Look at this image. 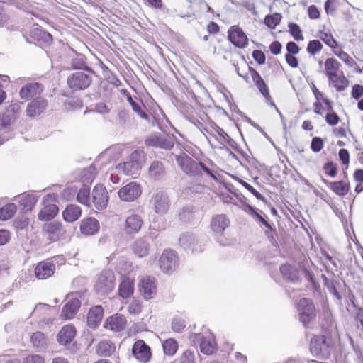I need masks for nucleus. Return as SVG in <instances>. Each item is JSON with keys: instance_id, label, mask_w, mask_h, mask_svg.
<instances>
[{"instance_id": "1", "label": "nucleus", "mask_w": 363, "mask_h": 363, "mask_svg": "<svg viewBox=\"0 0 363 363\" xmlns=\"http://www.w3.org/2000/svg\"><path fill=\"white\" fill-rule=\"evenodd\" d=\"M176 160L181 169L186 174L190 176H199L201 175L202 171H203L212 178H215L211 169L206 167L204 164L186 155L177 156Z\"/></svg>"}, {"instance_id": "2", "label": "nucleus", "mask_w": 363, "mask_h": 363, "mask_svg": "<svg viewBox=\"0 0 363 363\" xmlns=\"http://www.w3.org/2000/svg\"><path fill=\"white\" fill-rule=\"evenodd\" d=\"M330 339L325 335H315L311 340L310 351L316 358L327 359L330 356Z\"/></svg>"}, {"instance_id": "3", "label": "nucleus", "mask_w": 363, "mask_h": 363, "mask_svg": "<svg viewBox=\"0 0 363 363\" xmlns=\"http://www.w3.org/2000/svg\"><path fill=\"white\" fill-rule=\"evenodd\" d=\"M300 322L306 327L315 318V308L311 298L303 297L295 303Z\"/></svg>"}, {"instance_id": "4", "label": "nucleus", "mask_w": 363, "mask_h": 363, "mask_svg": "<svg viewBox=\"0 0 363 363\" xmlns=\"http://www.w3.org/2000/svg\"><path fill=\"white\" fill-rule=\"evenodd\" d=\"M230 225V220L224 214L216 215L213 216L211 222V228L214 233L217 242L220 245H228L229 241L222 238L225 230Z\"/></svg>"}, {"instance_id": "5", "label": "nucleus", "mask_w": 363, "mask_h": 363, "mask_svg": "<svg viewBox=\"0 0 363 363\" xmlns=\"http://www.w3.org/2000/svg\"><path fill=\"white\" fill-rule=\"evenodd\" d=\"M115 275L112 270L106 269L101 272L94 285L96 293L106 295L111 293L115 286Z\"/></svg>"}, {"instance_id": "6", "label": "nucleus", "mask_w": 363, "mask_h": 363, "mask_svg": "<svg viewBox=\"0 0 363 363\" xmlns=\"http://www.w3.org/2000/svg\"><path fill=\"white\" fill-rule=\"evenodd\" d=\"M160 268L163 273L173 274L179 267V257L173 250H164L159 258Z\"/></svg>"}, {"instance_id": "7", "label": "nucleus", "mask_w": 363, "mask_h": 363, "mask_svg": "<svg viewBox=\"0 0 363 363\" xmlns=\"http://www.w3.org/2000/svg\"><path fill=\"white\" fill-rule=\"evenodd\" d=\"M92 74L87 72L77 71L67 77V85L73 91L84 90L90 86Z\"/></svg>"}, {"instance_id": "8", "label": "nucleus", "mask_w": 363, "mask_h": 363, "mask_svg": "<svg viewBox=\"0 0 363 363\" xmlns=\"http://www.w3.org/2000/svg\"><path fill=\"white\" fill-rule=\"evenodd\" d=\"M175 141L176 138L173 135L155 133L146 138L145 144L150 147L170 150L174 147Z\"/></svg>"}, {"instance_id": "9", "label": "nucleus", "mask_w": 363, "mask_h": 363, "mask_svg": "<svg viewBox=\"0 0 363 363\" xmlns=\"http://www.w3.org/2000/svg\"><path fill=\"white\" fill-rule=\"evenodd\" d=\"M44 235L50 242H56L60 239L65 238L67 234L66 228L60 222L53 221L45 223L43 228Z\"/></svg>"}, {"instance_id": "10", "label": "nucleus", "mask_w": 363, "mask_h": 363, "mask_svg": "<svg viewBox=\"0 0 363 363\" xmlns=\"http://www.w3.org/2000/svg\"><path fill=\"white\" fill-rule=\"evenodd\" d=\"M151 203L156 213L163 215L169 208V200L167 194L163 191H157L152 196Z\"/></svg>"}, {"instance_id": "11", "label": "nucleus", "mask_w": 363, "mask_h": 363, "mask_svg": "<svg viewBox=\"0 0 363 363\" xmlns=\"http://www.w3.org/2000/svg\"><path fill=\"white\" fill-rule=\"evenodd\" d=\"M109 196L106 189L102 184H97L92 191V201L98 210H104L107 207Z\"/></svg>"}, {"instance_id": "12", "label": "nucleus", "mask_w": 363, "mask_h": 363, "mask_svg": "<svg viewBox=\"0 0 363 363\" xmlns=\"http://www.w3.org/2000/svg\"><path fill=\"white\" fill-rule=\"evenodd\" d=\"M132 354L137 360L143 363L148 362L152 357L150 347L142 340L133 344Z\"/></svg>"}, {"instance_id": "13", "label": "nucleus", "mask_w": 363, "mask_h": 363, "mask_svg": "<svg viewBox=\"0 0 363 363\" xmlns=\"http://www.w3.org/2000/svg\"><path fill=\"white\" fill-rule=\"evenodd\" d=\"M138 152H134L131 155V160L116 166L118 172H123L128 176L135 177L139 174L141 168L140 164L135 160Z\"/></svg>"}, {"instance_id": "14", "label": "nucleus", "mask_w": 363, "mask_h": 363, "mask_svg": "<svg viewBox=\"0 0 363 363\" xmlns=\"http://www.w3.org/2000/svg\"><path fill=\"white\" fill-rule=\"evenodd\" d=\"M141 188L135 182H130L122 187L118 192L119 198L123 201H133L141 194Z\"/></svg>"}, {"instance_id": "15", "label": "nucleus", "mask_w": 363, "mask_h": 363, "mask_svg": "<svg viewBox=\"0 0 363 363\" xmlns=\"http://www.w3.org/2000/svg\"><path fill=\"white\" fill-rule=\"evenodd\" d=\"M44 90V86L38 82H30L23 86L19 91L21 99L28 101L40 96Z\"/></svg>"}, {"instance_id": "16", "label": "nucleus", "mask_w": 363, "mask_h": 363, "mask_svg": "<svg viewBox=\"0 0 363 363\" xmlns=\"http://www.w3.org/2000/svg\"><path fill=\"white\" fill-rule=\"evenodd\" d=\"M48 105L46 99L37 97L28 104L26 110V115L30 118L37 117L47 109Z\"/></svg>"}, {"instance_id": "17", "label": "nucleus", "mask_w": 363, "mask_h": 363, "mask_svg": "<svg viewBox=\"0 0 363 363\" xmlns=\"http://www.w3.org/2000/svg\"><path fill=\"white\" fill-rule=\"evenodd\" d=\"M81 304V301L77 298H72L63 306L60 318L65 320L72 319L79 311Z\"/></svg>"}, {"instance_id": "18", "label": "nucleus", "mask_w": 363, "mask_h": 363, "mask_svg": "<svg viewBox=\"0 0 363 363\" xmlns=\"http://www.w3.org/2000/svg\"><path fill=\"white\" fill-rule=\"evenodd\" d=\"M230 41L236 47L243 48L247 45L248 39L242 30L238 26H232L228 31Z\"/></svg>"}, {"instance_id": "19", "label": "nucleus", "mask_w": 363, "mask_h": 363, "mask_svg": "<svg viewBox=\"0 0 363 363\" xmlns=\"http://www.w3.org/2000/svg\"><path fill=\"white\" fill-rule=\"evenodd\" d=\"M156 279L151 276L142 277L138 282V289L143 295H153L157 293Z\"/></svg>"}, {"instance_id": "20", "label": "nucleus", "mask_w": 363, "mask_h": 363, "mask_svg": "<svg viewBox=\"0 0 363 363\" xmlns=\"http://www.w3.org/2000/svg\"><path fill=\"white\" fill-rule=\"evenodd\" d=\"M55 264L47 259L39 262L35 268V274L38 279H46L53 275Z\"/></svg>"}, {"instance_id": "21", "label": "nucleus", "mask_w": 363, "mask_h": 363, "mask_svg": "<svg viewBox=\"0 0 363 363\" xmlns=\"http://www.w3.org/2000/svg\"><path fill=\"white\" fill-rule=\"evenodd\" d=\"M77 334V330L74 325L68 324L63 326L57 335V340L61 345L70 344Z\"/></svg>"}, {"instance_id": "22", "label": "nucleus", "mask_w": 363, "mask_h": 363, "mask_svg": "<svg viewBox=\"0 0 363 363\" xmlns=\"http://www.w3.org/2000/svg\"><path fill=\"white\" fill-rule=\"evenodd\" d=\"M104 316V308L101 306L97 305L91 307L87 314L86 323L89 328H96Z\"/></svg>"}, {"instance_id": "23", "label": "nucleus", "mask_w": 363, "mask_h": 363, "mask_svg": "<svg viewBox=\"0 0 363 363\" xmlns=\"http://www.w3.org/2000/svg\"><path fill=\"white\" fill-rule=\"evenodd\" d=\"M148 174L154 180H160L165 177L166 168L162 161L154 160L148 168Z\"/></svg>"}, {"instance_id": "24", "label": "nucleus", "mask_w": 363, "mask_h": 363, "mask_svg": "<svg viewBox=\"0 0 363 363\" xmlns=\"http://www.w3.org/2000/svg\"><path fill=\"white\" fill-rule=\"evenodd\" d=\"M143 224V221L139 215L132 214L126 218L124 229L127 234L137 233Z\"/></svg>"}, {"instance_id": "25", "label": "nucleus", "mask_w": 363, "mask_h": 363, "mask_svg": "<svg viewBox=\"0 0 363 363\" xmlns=\"http://www.w3.org/2000/svg\"><path fill=\"white\" fill-rule=\"evenodd\" d=\"M125 320L122 315L115 314L106 320L104 327L113 331H121L125 327Z\"/></svg>"}, {"instance_id": "26", "label": "nucleus", "mask_w": 363, "mask_h": 363, "mask_svg": "<svg viewBox=\"0 0 363 363\" xmlns=\"http://www.w3.org/2000/svg\"><path fill=\"white\" fill-rule=\"evenodd\" d=\"M323 181L330 190L340 196L347 195L350 189V184L345 181L328 182L325 179H323Z\"/></svg>"}, {"instance_id": "27", "label": "nucleus", "mask_w": 363, "mask_h": 363, "mask_svg": "<svg viewBox=\"0 0 363 363\" xmlns=\"http://www.w3.org/2000/svg\"><path fill=\"white\" fill-rule=\"evenodd\" d=\"M99 223L94 218H89L82 221L80 225L81 232L86 235H91L99 230Z\"/></svg>"}, {"instance_id": "28", "label": "nucleus", "mask_w": 363, "mask_h": 363, "mask_svg": "<svg viewBox=\"0 0 363 363\" xmlns=\"http://www.w3.org/2000/svg\"><path fill=\"white\" fill-rule=\"evenodd\" d=\"M280 272L283 277L292 283H298L300 280L299 270L290 264H282Z\"/></svg>"}, {"instance_id": "29", "label": "nucleus", "mask_w": 363, "mask_h": 363, "mask_svg": "<svg viewBox=\"0 0 363 363\" xmlns=\"http://www.w3.org/2000/svg\"><path fill=\"white\" fill-rule=\"evenodd\" d=\"M62 215L65 221L72 223L78 220L81 216L82 210L79 206L70 204L64 210Z\"/></svg>"}, {"instance_id": "30", "label": "nucleus", "mask_w": 363, "mask_h": 363, "mask_svg": "<svg viewBox=\"0 0 363 363\" xmlns=\"http://www.w3.org/2000/svg\"><path fill=\"white\" fill-rule=\"evenodd\" d=\"M16 200L19 203L25 212L32 210L37 202V198L33 194H23L16 196Z\"/></svg>"}, {"instance_id": "31", "label": "nucleus", "mask_w": 363, "mask_h": 363, "mask_svg": "<svg viewBox=\"0 0 363 363\" xmlns=\"http://www.w3.org/2000/svg\"><path fill=\"white\" fill-rule=\"evenodd\" d=\"M87 279L84 277L75 278L72 284V291L67 295H84L87 292Z\"/></svg>"}, {"instance_id": "32", "label": "nucleus", "mask_w": 363, "mask_h": 363, "mask_svg": "<svg viewBox=\"0 0 363 363\" xmlns=\"http://www.w3.org/2000/svg\"><path fill=\"white\" fill-rule=\"evenodd\" d=\"M116 350V346L111 340H102L97 345V354L104 357H111Z\"/></svg>"}, {"instance_id": "33", "label": "nucleus", "mask_w": 363, "mask_h": 363, "mask_svg": "<svg viewBox=\"0 0 363 363\" xmlns=\"http://www.w3.org/2000/svg\"><path fill=\"white\" fill-rule=\"evenodd\" d=\"M179 244L186 249H191L192 252L197 251V242L196 238L191 233H183L179 238Z\"/></svg>"}, {"instance_id": "34", "label": "nucleus", "mask_w": 363, "mask_h": 363, "mask_svg": "<svg viewBox=\"0 0 363 363\" xmlns=\"http://www.w3.org/2000/svg\"><path fill=\"white\" fill-rule=\"evenodd\" d=\"M127 100L135 113H137L141 118L149 121L148 115L143 110L144 104L140 99L136 98L135 100H134L131 95L128 94L127 96Z\"/></svg>"}, {"instance_id": "35", "label": "nucleus", "mask_w": 363, "mask_h": 363, "mask_svg": "<svg viewBox=\"0 0 363 363\" xmlns=\"http://www.w3.org/2000/svg\"><path fill=\"white\" fill-rule=\"evenodd\" d=\"M134 292V279L122 276L118 295H133Z\"/></svg>"}, {"instance_id": "36", "label": "nucleus", "mask_w": 363, "mask_h": 363, "mask_svg": "<svg viewBox=\"0 0 363 363\" xmlns=\"http://www.w3.org/2000/svg\"><path fill=\"white\" fill-rule=\"evenodd\" d=\"M58 210L55 204L47 205L38 213V218L40 220H50L56 216Z\"/></svg>"}, {"instance_id": "37", "label": "nucleus", "mask_w": 363, "mask_h": 363, "mask_svg": "<svg viewBox=\"0 0 363 363\" xmlns=\"http://www.w3.org/2000/svg\"><path fill=\"white\" fill-rule=\"evenodd\" d=\"M329 82L331 83L337 91H344L348 86L349 82L347 78L342 74L338 73L335 77H328Z\"/></svg>"}, {"instance_id": "38", "label": "nucleus", "mask_w": 363, "mask_h": 363, "mask_svg": "<svg viewBox=\"0 0 363 363\" xmlns=\"http://www.w3.org/2000/svg\"><path fill=\"white\" fill-rule=\"evenodd\" d=\"M149 247V244L145 240L140 238L134 242L133 250L139 257H143L147 255Z\"/></svg>"}, {"instance_id": "39", "label": "nucleus", "mask_w": 363, "mask_h": 363, "mask_svg": "<svg viewBox=\"0 0 363 363\" xmlns=\"http://www.w3.org/2000/svg\"><path fill=\"white\" fill-rule=\"evenodd\" d=\"M340 62L334 58H328L325 62V74L328 77H335L340 69Z\"/></svg>"}, {"instance_id": "40", "label": "nucleus", "mask_w": 363, "mask_h": 363, "mask_svg": "<svg viewBox=\"0 0 363 363\" xmlns=\"http://www.w3.org/2000/svg\"><path fill=\"white\" fill-rule=\"evenodd\" d=\"M17 207L16 204L9 203L0 208V220H7L16 213Z\"/></svg>"}, {"instance_id": "41", "label": "nucleus", "mask_w": 363, "mask_h": 363, "mask_svg": "<svg viewBox=\"0 0 363 363\" xmlns=\"http://www.w3.org/2000/svg\"><path fill=\"white\" fill-rule=\"evenodd\" d=\"M164 353L168 356H173L178 350V343L176 340L169 338L162 342Z\"/></svg>"}, {"instance_id": "42", "label": "nucleus", "mask_w": 363, "mask_h": 363, "mask_svg": "<svg viewBox=\"0 0 363 363\" xmlns=\"http://www.w3.org/2000/svg\"><path fill=\"white\" fill-rule=\"evenodd\" d=\"M77 200L83 205L89 206L90 188L89 185L83 184V186L79 189L77 194Z\"/></svg>"}, {"instance_id": "43", "label": "nucleus", "mask_w": 363, "mask_h": 363, "mask_svg": "<svg viewBox=\"0 0 363 363\" xmlns=\"http://www.w3.org/2000/svg\"><path fill=\"white\" fill-rule=\"evenodd\" d=\"M30 341L33 347L38 350L44 349L46 345L45 336L41 332L33 333L30 337Z\"/></svg>"}, {"instance_id": "44", "label": "nucleus", "mask_w": 363, "mask_h": 363, "mask_svg": "<svg viewBox=\"0 0 363 363\" xmlns=\"http://www.w3.org/2000/svg\"><path fill=\"white\" fill-rule=\"evenodd\" d=\"M96 175V168L94 165H90L83 170L82 180L83 184L89 185L91 184Z\"/></svg>"}, {"instance_id": "45", "label": "nucleus", "mask_w": 363, "mask_h": 363, "mask_svg": "<svg viewBox=\"0 0 363 363\" xmlns=\"http://www.w3.org/2000/svg\"><path fill=\"white\" fill-rule=\"evenodd\" d=\"M72 67L76 69H84L90 74H94V71L85 64L84 55H79L72 60Z\"/></svg>"}, {"instance_id": "46", "label": "nucleus", "mask_w": 363, "mask_h": 363, "mask_svg": "<svg viewBox=\"0 0 363 363\" xmlns=\"http://www.w3.org/2000/svg\"><path fill=\"white\" fill-rule=\"evenodd\" d=\"M281 15L279 13H274L272 15H267L264 18V24L270 29H274L279 25L281 20Z\"/></svg>"}, {"instance_id": "47", "label": "nucleus", "mask_w": 363, "mask_h": 363, "mask_svg": "<svg viewBox=\"0 0 363 363\" xmlns=\"http://www.w3.org/2000/svg\"><path fill=\"white\" fill-rule=\"evenodd\" d=\"M30 35L37 40L43 39L45 43L52 41V35L38 28H33L30 31Z\"/></svg>"}, {"instance_id": "48", "label": "nucleus", "mask_w": 363, "mask_h": 363, "mask_svg": "<svg viewBox=\"0 0 363 363\" xmlns=\"http://www.w3.org/2000/svg\"><path fill=\"white\" fill-rule=\"evenodd\" d=\"M256 86L259 90V91L262 93L263 96L265 98L266 102L272 106H274L277 108V111H278V108L276 107V105L274 102L272 101V98L270 97L268 87L264 82H260V84H257Z\"/></svg>"}, {"instance_id": "49", "label": "nucleus", "mask_w": 363, "mask_h": 363, "mask_svg": "<svg viewBox=\"0 0 363 363\" xmlns=\"http://www.w3.org/2000/svg\"><path fill=\"white\" fill-rule=\"evenodd\" d=\"M199 348L200 351L206 355L212 354L216 350V347L213 342L206 338H205L202 343H201Z\"/></svg>"}, {"instance_id": "50", "label": "nucleus", "mask_w": 363, "mask_h": 363, "mask_svg": "<svg viewBox=\"0 0 363 363\" xmlns=\"http://www.w3.org/2000/svg\"><path fill=\"white\" fill-rule=\"evenodd\" d=\"M290 34L293 36L296 40H303V36L300 26L295 23H289L288 24Z\"/></svg>"}, {"instance_id": "51", "label": "nucleus", "mask_w": 363, "mask_h": 363, "mask_svg": "<svg viewBox=\"0 0 363 363\" xmlns=\"http://www.w3.org/2000/svg\"><path fill=\"white\" fill-rule=\"evenodd\" d=\"M318 37L330 48H335L337 46L336 40L334 39L331 33L320 31Z\"/></svg>"}, {"instance_id": "52", "label": "nucleus", "mask_w": 363, "mask_h": 363, "mask_svg": "<svg viewBox=\"0 0 363 363\" xmlns=\"http://www.w3.org/2000/svg\"><path fill=\"white\" fill-rule=\"evenodd\" d=\"M22 103H13L7 108L8 116L11 119H15L18 116L21 110Z\"/></svg>"}, {"instance_id": "53", "label": "nucleus", "mask_w": 363, "mask_h": 363, "mask_svg": "<svg viewBox=\"0 0 363 363\" xmlns=\"http://www.w3.org/2000/svg\"><path fill=\"white\" fill-rule=\"evenodd\" d=\"M322 277L324 281V286L328 290V293L333 295H339L335 281L327 278L324 274H322Z\"/></svg>"}, {"instance_id": "54", "label": "nucleus", "mask_w": 363, "mask_h": 363, "mask_svg": "<svg viewBox=\"0 0 363 363\" xmlns=\"http://www.w3.org/2000/svg\"><path fill=\"white\" fill-rule=\"evenodd\" d=\"M323 48V45L318 40H313L309 41L307 45V51L311 55H315L318 52H320Z\"/></svg>"}, {"instance_id": "55", "label": "nucleus", "mask_w": 363, "mask_h": 363, "mask_svg": "<svg viewBox=\"0 0 363 363\" xmlns=\"http://www.w3.org/2000/svg\"><path fill=\"white\" fill-rule=\"evenodd\" d=\"M335 55L342 60L347 65L353 67L357 65L356 62L345 51L340 50L338 52H335Z\"/></svg>"}, {"instance_id": "56", "label": "nucleus", "mask_w": 363, "mask_h": 363, "mask_svg": "<svg viewBox=\"0 0 363 363\" xmlns=\"http://www.w3.org/2000/svg\"><path fill=\"white\" fill-rule=\"evenodd\" d=\"M179 218L184 223H188L194 217V213L191 207H184L179 213Z\"/></svg>"}, {"instance_id": "57", "label": "nucleus", "mask_w": 363, "mask_h": 363, "mask_svg": "<svg viewBox=\"0 0 363 363\" xmlns=\"http://www.w3.org/2000/svg\"><path fill=\"white\" fill-rule=\"evenodd\" d=\"M186 327L185 321L181 318L175 317L172 321V328L176 333H182Z\"/></svg>"}, {"instance_id": "58", "label": "nucleus", "mask_w": 363, "mask_h": 363, "mask_svg": "<svg viewBox=\"0 0 363 363\" xmlns=\"http://www.w3.org/2000/svg\"><path fill=\"white\" fill-rule=\"evenodd\" d=\"M303 270L306 279L313 288V293H319L320 286L315 281L313 274L306 268Z\"/></svg>"}, {"instance_id": "59", "label": "nucleus", "mask_w": 363, "mask_h": 363, "mask_svg": "<svg viewBox=\"0 0 363 363\" xmlns=\"http://www.w3.org/2000/svg\"><path fill=\"white\" fill-rule=\"evenodd\" d=\"M180 363H195V355L194 352L190 350L184 352L180 357Z\"/></svg>"}, {"instance_id": "60", "label": "nucleus", "mask_w": 363, "mask_h": 363, "mask_svg": "<svg viewBox=\"0 0 363 363\" xmlns=\"http://www.w3.org/2000/svg\"><path fill=\"white\" fill-rule=\"evenodd\" d=\"M323 147V141L319 137H315L312 139L311 148L315 152H319Z\"/></svg>"}, {"instance_id": "61", "label": "nucleus", "mask_w": 363, "mask_h": 363, "mask_svg": "<svg viewBox=\"0 0 363 363\" xmlns=\"http://www.w3.org/2000/svg\"><path fill=\"white\" fill-rule=\"evenodd\" d=\"M44 358L38 354L28 355L23 359L22 363H44Z\"/></svg>"}, {"instance_id": "62", "label": "nucleus", "mask_w": 363, "mask_h": 363, "mask_svg": "<svg viewBox=\"0 0 363 363\" xmlns=\"http://www.w3.org/2000/svg\"><path fill=\"white\" fill-rule=\"evenodd\" d=\"M326 122L330 125H335L339 123L340 118L334 111L328 112L325 116Z\"/></svg>"}, {"instance_id": "63", "label": "nucleus", "mask_w": 363, "mask_h": 363, "mask_svg": "<svg viewBox=\"0 0 363 363\" xmlns=\"http://www.w3.org/2000/svg\"><path fill=\"white\" fill-rule=\"evenodd\" d=\"M142 309L141 303L136 299H133L128 307V311L132 314H138Z\"/></svg>"}, {"instance_id": "64", "label": "nucleus", "mask_w": 363, "mask_h": 363, "mask_svg": "<svg viewBox=\"0 0 363 363\" xmlns=\"http://www.w3.org/2000/svg\"><path fill=\"white\" fill-rule=\"evenodd\" d=\"M323 169L325 173L331 177H334L337 174V168L332 162L325 163L324 164Z\"/></svg>"}]
</instances>
